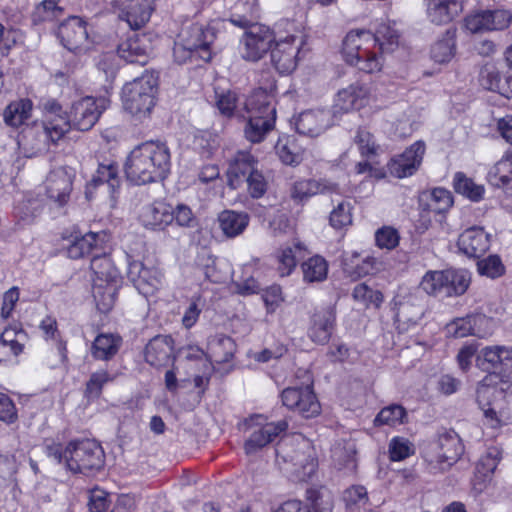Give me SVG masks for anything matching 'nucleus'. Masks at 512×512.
I'll return each instance as SVG.
<instances>
[{"label": "nucleus", "mask_w": 512, "mask_h": 512, "mask_svg": "<svg viewBox=\"0 0 512 512\" xmlns=\"http://www.w3.org/2000/svg\"><path fill=\"white\" fill-rule=\"evenodd\" d=\"M399 44V34L389 24L381 23L375 33L357 29L347 33L343 40L342 54L345 61L365 73L379 72L382 68V57L374 48L382 53L393 52Z\"/></svg>", "instance_id": "nucleus-1"}, {"label": "nucleus", "mask_w": 512, "mask_h": 512, "mask_svg": "<svg viewBox=\"0 0 512 512\" xmlns=\"http://www.w3.org/2000/svg\"><path fill=\"white\" fill-rule=\"evenodd\" d=\"M172 167L171 151L167 142L155 139L135 146L127 155L124 172L135 185L164 181Z\"/></svg>", "instance_id": "nucleus-2"}, {"label": "nucleus", "mask_w": 512, "mask_h": 512, "mask_svg": "<svg viewBox=\"0 0 512 512\" xmlns=\"http://www.w3.org/2000/svg\"><path fill=\"white\" fill-rule=\"evenodd\" d=\"M43 451L49 459L73 474L90 475L100 471L105 464L102 446L91 439L72 440L66 445L45 440Z\"/></svg>", "instance_id": "nucleus-3"}, {"label": "nucleus", "mask_w": 512, "mask_h": 512, "mask_svg": "<svg viewBox=\"0 0 512 512\" xmlns=\"http://www.w3.org/2000/svg\"><path fill=\"white\" fill-rule=\"evenodd\" d=\"M245 117L248 119L245 136L252 143L261 142L274 128L276 109L274 97L266 90L253 91L244 101Z\"/></svg>", "instance_id": "nucleus-4"}, {"label": "nucleus", "mask_w": 512, "mask_h": 512, "mask_svg": "<svg viewBox=\"0 0 512 512\" xmlns=\"http://www.w3.org/2000/svg\"><path fill=\"white\" fill-rule=\"evenodd\" d=\"M157 91V78L152 73H143L123 86L124 110L138 121L148 118L156 104Z\"/></svg>", "instance_id": "nucleus-5"}, {"label": "nucleus", "mask_w": 512, "mask_h": 512, "mask_svg": "<svg viewBox=\"0 0 512 512\" xmlns=\"http://www.w3.org/2000/svg\"><path fill=\"white\" fill-rule=\"evenodd\" d=\"M463 452L464 446L458 434L446 431L423 448L422 457L429 473L438 474L450 469Z\"/></svg>", "instance_id": "nucleus-6"}, {"label": "nucleus", "mask_w": 512, "mask_h": 512, "mask_svg": "<svg viewBox=\"0 0 512 512\" xmlns=\"http://www.w3.org/2000/svg\"><path fill=\"white\" fill-rule=\"evenodd\" d=\"M278 459L291 463V472L298 481H307L316 472L318 460L310 441L299 436L290 442L283 441L276 449Z\"/></svg>", "instance_id": "nucleus-7"}, {"label": "nucleus", "mask_w": 512, "mask_h": 512, "mask_svg": "<svg viewBox=\"0 0 512 512\" xmlns=\"http://www.w3.org/2000/svg\"><path fill=\"white\" fill-rule=\"evenodd\" d=\"M109 105L110 99L105 96L99 98L87 96L75 101L68 116L70 128L74 127L80 131L90 130Z\"/></svg>", "instance_id": "nucleus-8"}, {"label": "nucleus", "mask_w": 512, "mask_h": 512, "mask_svg": "<svg viewBox=\"0 0 512 512\" xmlns=\"http://www.w3.org/2000/svg\"><path fill=\"white\" fill-rule=\"evenodd\" d=\"M244 425L250 430V435L244 444L246 454L256 453L288 428V423L285 420L264 423V419L260 415L246 420Z\"/></svg>", "instance_id": "nucleus-9"}, {"label": "nucleus", "mask_w": 512, "mask_h": 512, "mask_svg": "<svg viewBox=\"0 0 512 512\" xmlns=\"http://www.w3.org/2000/svg\"><path fill=\"white\" fill-rule=\"evenodd\" d=\"M220 22H211L208 25L195 23L182 30L179 38L186 45L192 47L197 54V58L205 62L212 58V44L216 39Z\"/></svg>", "instance_id": "nucleus-10"}, {"label": "nucleus", "mask_w": 512, "mask_h": 512, "mask_svg": "<svg viewBox=\"0 0 512 512\" xmlns=\"http://www.w3.org/2000/svg\"><path fill=\"white\" fill-rule=\"evenodd\" d=\"M274 41V34L268 27L252 24L241 38V55L247 61H258L272 49Z\"/></svg>", "instance_id": "nucleus-11"}, {"label": "nucleus", "mask_w": 512, "mask_h": 512, "mask_svg": "<svg viewBox=\"0 0 512 512\" xmlns=\"http://www.w3.org/2000/svg\"><path fill=\"white\" fill-rule=\"evenodd\" d=\"M44 120L40 136L47 143H57L69 130L70 121L62 106L55 99L43 103Z\"/></svg>", "instance_id": "nucleus-12"}, {"label": "nucleus", "mask_w": 512, "mask_h": 512, "mask_svg": "<svg viewBox=\"0 0 512 512\" xmlns=\"http://www.w3.org/2000/svg\"><path fill=\"white\" fill-rule=\"evenodd\" d=\"M281 400L285 407L298 412L305 418H311L320 413V403L311 384L285 388L281 393Z\"/></svg>", "instance_id": "nucleus-13"}, {"label": "nucleus", "mask_w": 512, "mask_h": 512, "mask_svg": "<svg viewBox=\"0 0 512 512\" xmlns=\"http://www.w3.org/2000/svg\"><path fill=\"white\" fill-rule=\"evenodd\" d=\"M426 151V145L419 140L407 147L401 154L395 155L387 164L388 172L398 179L411 177L420 168Z\"/></svg>", "instance_id": "nucleus-14"}, {"label": "nucleus", "mask_w": 512, "mask_h": 512, "mask_svg": "<svg viewBox=\"0 0 512 512\" xmlns=\"http://www.w3.org/2000/svg\"><path fill=\"white\" fill-rule=\"evenodd\" d=\"M127 277L144 296L154 294L162 285V275L155 267H146L141 261H128Z\"/></svg>", "instance_id": "nucleus-15"}, {"label": "nucleus", "mask_w": 512, "mask_h": 512, "mask_svg": "<svg viewBox=\"0 0 512 512\" xmlns=\"http://www.w3.org/2000/svg\"><path fill=\"white\" fill-rule=\"evenodd\" d=\"M372 96L369 84L356 81L338 91L334 108L336 111L350 112L367 106Z\"/></svg>", "instance_id": "nucleus-16"}, {"label": "nucleus", "mask_w": 512, "mask_h": 512, "mask_svg": "<svg viewBox=\"0 0 512 512\" xmlns=\"http://www.w3.org/2000/svg\"><path fill=\"white\" fill-rule=\"evenodd\" d=\"M58 37L63 46L72 52H79L88 46L86 22L77 16L69 17L58 28Z\"/></svg>", "instance_id": "nucleus-17"}, {"label": "nucleus", "mask_w": 512, "mask_h": 512, "mask_svg": "<svg viewBox=\"0 0 512 512\" xmlns=\"http://www.w3.org/2000/svg\"><path fill=\"white\" fill-rule=\"evenodd\" d=\"M295 41V36H289L277 41L271 49V62L281 74L291 73L297 66L300 43L296 44Z\"/></svg>", "instance_id": "nucleus-18"}, {"label": "nucleus", "mask_w": 512, "mask_h": 512, "mask_svg": "<svg viewBox=\"0 0 512 512\" xmlns=\"http://www.w3.org/2000/svg\"><path fill=\"white\" fill-rule=\"evenodd\" d=\"M339 187L336 183L327 179H299L295 181L289 190L290 197L297 203L307 201L318 194L338 193Z\"/></svg>", "instance_id": "nucleus-19"}, {"label": "nucleus", "mask_w": 512, "mask_h": 512, "mask_svg": "<svg viewBox=\"0 0 512 512\" xmlns=\"http://www.w3.org/2000/svg\"><path fill=\"white\" fill-rule=\"evenodd\" d=\"M139 220L145 228L162 230L174 221V211L171 205L154 201L141 208Z\"/></svg>", "instance_id": "nucleus-20"}, {"label": "nucleus", "mask_w": 512, "mask_h": 512, "mask_svg": "<svg viewBox=\"0 0 512 512\" xmlns=\"http://www.w3.org/2000/svg\"><path fill=\"white\" fill-rule=\"evenodd\" d=\"M156 0H127L119 14V18L127 22L133 30L143 28L155 10Z\"/></svg>", "instance_id": "nucleus-21"}, {"label": "nucleus", "mask_w": 512, "mask_h": 512, "mask_svg": "<svg viewBox=\"0 0 512 512\" xmlns=\"http://www.w3.org/2000/svg\"><path fill=\"white\" fill-rule=\"evenodd\" d=\"M294 124L299 134L316 137L332 125V116L329 110H307L299 114Z\"/></svg>", "instance_id": "nucleus-22"}, {"label": "nucleus", "mask_w": 512, "mask_h": 512, "mask_svg": "<svg viewBox=\"0 0 512 512\" xmlns=\"http://www.w3.org/2000/svg\"><path fill=\"white\" fill-rule=\"evenodd\" d=\"M463 8V0H426L427 18L435 25L452 22L462 13Z\"/></svg>", "instance_id": "nucleus-23"}, {"label": "nucleus", "mask_w": 512, "mask_h": 512, "mask_svg": "<svg viewBox=\"0 0 512 512\" xmlns=\"http://www.w3.org/2000/svg\"><path fill=\"white\" fill-rule=\"evenodd\" d=\"M458 247L468 257L479 258L490 247V235L482 227H470L460 234Z\"/></svg>", "instance_id": "nucleus-24"}, {"label": "nucleus", "mask_w": 512, "mask_h": 512, "mask_svg": "<svg viewBox=\"0 0 512 512\" xmlns=\"http://www.w3.org/2000/svg\"><path fill=\"white\" fill-rule=\"evenodd\" d=\"M173 339L168 335H157L152 338L145 348V360L151 366L163 367L168 365L173 355Z\"/></svg>", "instance_id": "nucleus-25"}, {"label": "nucleus", "mask_w": 512, "mask_h": 512, "mask_svg": "<svg viewBox=\"0 0 512 512\" xmlns=\"http://www.w3.org/2000/svg\"><path fill=\"white\" fill-rule=\"evenodd\" d=\"M72 190L71 175L63 168L51 171L46 179V192L59 205L67 203Z\"/></svg>", "instance_id": "nucleus-26"}, {"label": "nucleus", "mask_w": 512, "mask_h": 512, "mask_svg": "<svg viewBox=\"0 0 512 512\" xmlns=\"http://www.w3.org/2000/svg\"><path fill=\"white\" fill-rule=\"evenodd\" d=\"M258 169V161L247 151H239L228 170L229 185L236 189L244 180Z\"/></svg>", "instance_id": "nucleus-27"}, {"label": "nucleus", "mask_w": 512, "mask_h": 512, "mask_svg": "<svg viewBox=\"0 0 512 512\" xmlns=\"http://www.w3.org/2000/svg\"><path fill=\"white\" fill-rule=\"evenodd\" d=\"M106 241L104 232H89L75 240L67 248V255L71 259H79L86 255H95L103 250Z\"/></svg>", "instance_id": "nucleus-28"}, {"label": "nucleus", "mask_w": 512, "mask_h": 512, "mask_svg": "<svg viewBox=\"0 0 512 512\" xmlns=\"http://www.w3.org/2000/svg\"><path fill=\"white\" fill-rule=\"evenodd\" d=\"M335 312L332 308H325L315 312L312 324L308 331L309 338L317 344H326L334 328Z\"/></svg>", "instance_id": "nucleus-29"}, {"label": "nucleus", "mask_w": 512, "mask_h": 512, "mask_svg": "<svg viewBox=\"0 0 512 512\" xmlns=\"http://www.w3.org/2000/svg\"><path fill=\"white\" fill-rule=\"evenodd\" d=\"M500 459L501 455L497 448H489L485 455L479 459L473 481L475 490L481 492L485 488L486 483L491 480Z\"/></svg>", "instance_id": "nucleus-30"}, {"label": "nucleus", "mask_w": 512, "mask_h": 512, "mask_svg": "<svg viewBox=\"0 0 512 512\" xmlns=\"http://www.w3.org/2000/svg\"><path fill=\"white\" fill-rule=\"evenodd\" d=\"M145 38L138 36L129 38L118 46V55L128 63L145 65L148 62V45Z\"/></svg>", "instance_id": "nucleus-31"}, {"label": "nucleus", "mask_w": 512, "mask_h": 512, "mask_svg": "<svg viewBox=\"0 0 512 512\" xmlns=\"http://www.w3.org/2000/svg\"><path fill=\"white\" fill-rule=\"evenodd\" d=\"M236 350L234 340L225 335L212 336L207 345L209 358L216 363H225L232 359Z\"/></svg>", "instance_id": "nucleus-32"}, {"label": "nucleus", "mask_w": 512, "mask_h": 512, "mask_svg": "<svg viewBox=\"0 0 512 512\" xmlns=\"http://www.w3.org/2000/svg\"><path fill=\"white\" fill-rule=\"evenodd\" d=\"M219 227L229 238L240 235L249 224V216L243 212L224 210L218 215Z\"/></svg>", "instance_id": "nucleus-33"}, {"label": "nucleus", "mask_w": 512, "mask_h": 512, "mask_svg": "<svg viewBox=\"0 0 512 512\" xmlns=\"http://www.w3.org/2000/svg\"><path fill=\"white\" fill-rule=\"evenodd\" d=\"M444 282V297L461 296L470 285L471 275L464 269H446Z\"/></svg>", "instance_id": "nucleus-34"}, {"label": "nucleus", "mask_w": 512, "mask_h": 512, "mask_svg": "<svg viewBox=\"0 0 512 512\" xmlns=\"http://www.w3.org/2000/svg\"><path fill=\"white\" fill-rule=\"evenodd\" d=\"M121 343L122 340L119 336H115L113 334H100L93 342L91 348L92 356L98 360H110L117 354Z\"/></svg>", "instance_id": "nucleus-35"}, {"label": "nucleus", "mask_w": 512, "mask_h": 512, "mask_svg": "<svg viewBox=\"0 0 512 512\" xmlns=\"http://www.w3.org/2000/svg\"><path fill=\"white\" fill-rule=\"evenodd\" d=\"M490 320L482 314L469 315L465 318L457 319L452 327L456 338H464L469 335L484 337L486 333L479 329V326L487 325Z\"/></svg>", "instance_id": "nucleus-36"}, {"label": "nucleus", "mask_w": 512, "mask_h": 512, "mask_svg": "<svg viewBox=\"0 0 512 512\" xmlns=\"http://www.w3.org/2000/svg\"><path fill=\"white\" fill-rule=\"evenodd\" d=\"M456 29L449 28L431 48V57L435 62H449L455 55Z\"/></svg>", "instance_id": "nucleus-37"}, {"label": "nucleus", "mask_w": 512, "mask_h": 512, "mask_svg": "<svg viewBox=\"0 0 512 512\" xmlns=\"http://www.w3.org/2000/svg\"><path fill=\"white\" fill-rule=\"evenodd\" d=\"M90 268L98 280L106 283L115 281L119 276L117 268L106 254L104 247L102 251L92 256Z\"/></svg>", "instance_id": "nucleus-38"}, {"label": "nucleus", "mask_w": 512, "mask_h": 512, "mask_svg": "<svg viewBox=\"0 0 512 512\" xmlns=\"http://www.w3.org/2000/svg\"><path fill=\"white\" fill-rule=\"evenodd\" d=\"M33 104L29 99H20L10 103L4 111V121L7 125L18 127L31 117Z\"/></svg>", "instance_id": "nucleus-39"}, {"label": "nucleus", "mask_w": 512, "mask_h": 512, "mask_svg": "<svg viewBox=\"0 0 512 512\" xmlns=\"http://www.w3.org/2000/svg\"><path fill=\"white\" fill-rule=\"evenodd\" d=\"M488 180L498 188L512 189V161L507 153L489 170Z\"/></svg>", "instance_id": "nucleus-40"}, {"label": "nucleus", "mask_w": 512, "mask_h": 512, "mask_svg": "<svg viewBox=\"0 0 512 512\" xmlns=\"http://www.w3.org/2000/svg\"><path fill=\"white\" fill-rule=\"evenodd\" d=\"M453 187L455 192L465 196L466 198L474 202H479L484 197V186L475 183L471 178H468L463 172L455 173L453 177Z\"/></svg>", "instance_id": "nucleus-41"}, {"label": "nucleus", "mask_w": 512, "mask_h": 512, "mask_svg": "<svg viewBox=\"0 0 512 512\" xmlns=\"http://www.w3.org/2000/svg\"><path fill=\"white\" fill-rule=\"evenodd\" d=\"M93 186L107 184L109 191L114 193L120 186L118 167L113 163L99 164L96 173L91 180Z\"/></svg>", "instance_id": "nucleus-42"}, {"label": "nucleus", "mask_w": 512, "mask_h": 512, "mask_svg": "<svg viewBox=\"0 0 512 512\" xmlns=\"http://www.w3.org/2000/svg\"><path fill=\"white\" fill-rule=\"evenodd\" d=\"M303 277L306 282H321L326 279L328 264L321 256H313L302 264Z\"/></svg>", "instance_id": "nucleus-43"}, {"label": "nucleus", "mask_w": 512, "mask_h": 512, "mask_svg": "<svg viewBox=\"0 0 512 512\" xmlns=\"http://www.w3.org/2000/svg\"><path fill=\"white\" fill-rule=\"evenodd\" d=\"M307 499L310 503L309 512H332L334 506L333 494L325 488L309 489Z\"/></svg>", "instance_id": "nucleus-44"}, {"label": "nucleus", "mask_w": 512, "mask_h": 512, "mask_svg": "<svg viewBox=\"0 0 512 512\" xmlns=\"http://www.w3.org/2000/svg\"><path fill=\"white\" fill-rule=\"evenodd\" d=\"M216 106L225 116L230 117L236 114L239 117H245L244 102L240 103L237 94L233 91L217 94Z\"/></svg>", "instance_id": "nucleus-45"}, {"label": "nucleus", "mask_w": 512, "mask_h": 512, "mask_svg": "<svg viewBox=\"0 0 512 512\" xmlns=\"http://www.w3.org/2000/svg\"><path fill=\"white\" fill-rule=\"evenodd\" d=\"M43 210V203L38 198L26 196L14 207V214L19 220L31 223Z\"/></svg>", "instance_id": "nucleus-46"}, {"label": "nucleus", "mask_w": 512, "mask_h": 512, "mask_svg": "<svg viewBox=\"0 0 512 512\" xmlns=\"http://www.w3.org/2000/svg\"><path fill=\"white\" fill-rule=\"evenodd\" d=\"M59 0H43L39 3L33 13L32 21L39 24L45 21H53L63 15V9L58 5Z\"/></svg>", "instance_id": "nucleus-47"}, {"label": "nucleus", "mask_w": 512, "mask_h": 512, "mask_svg": "<svg viewBox=\"0 0 512 512\" xmlns=\"http://www.w3.org/2000/svg\"><path fill=\"white\" fill-rule=\"evenodd\" d=\"M407 413L403 406L392 404L381 409L376 416L374 423L377 426H397L406 422Z\"/></svg>", "instance_id": "nucleus-48"}, {"label": "nucleus", "mask_w": 512, "mask_h": 512, "mask_svg": "<svg viewBox=\"0 0 512 512\" xmlns=\"http://www.w3.org/2000/svg\"><path fill=\"white\" fill-rule=\"evenodd\" d=\"M445 270L427 271L420 282V288L428 295L444 296Z\"/></svg>", "instance_id": "nucleus-49"}, {"label": "nucleus", "mask_w": 512, "mask_h": 512, "mask_svg": "<svg viewBox=\"0 0 512 512\" xmlns=\"http://www.w3.org/2000/svg\"><path fill=\"white\" fill-rule=\"evenodd\" d=\"M503 346H487L476 356V366L483 371L498 369L501 364Z\"/></svg>", "instance_id": "nucleus-50"}, {"label": "nucleus", "mask_w": 512, "mask_h": 512, "mask_svg": "<svg viewBox=\"0 0 512 512\" xmlns=\"http://www.w3.org/2000/svg\"><path fill=\"white\" fill-rule=\"evenodd\" d=\"M453 204L451 193L444 188H435L428 196V201L425 204L427 210L436 214L446 212Z\"/></svg>", "instance_id": "nucleus-51"}, {"label": "nucleus", "mask_w": 512, "mask_h": 512, "mask_svg": "<svg viewBox=\"0 0 512 512\" xmlns=\"http://www.w3.org/2000/svg\"><path fill=\"white\" fill-rule=\"evenodd\" d=\"M114 376L107 370L101 369L93 372L86 383L85 396L88 399H97L102 393L104 385L114 380Z\"/></svg>", "instance_id": "nucleus-52"}, {"label": "nucleus", "mask_w": 512, "mask_h": 512, "mask_svg": "<svg viewBox=\"0 0 512 512\" xmlns=\"http://www.w3.org/2000/svg\"><path fill=\"white\" fill-rule=\"evenodd\" d=\"M479 83L486 90L497 91L502 94L501 75L494 64L487 63L481 68Z\"/></svg>", "instance_id": "nucleus-53"}, {"label": "nucleus", "mask_w": 512, "mask_h": 512, "mask_svg": "<svg viewBox=\"0 0 512 512\" xmlns=\"http://www.w3.org/2000/svg\"><path fill=\"white\" fill-rule=\"evenodd\" d=\"M354 142L363 157L376 156L379 145L376 144L374 136L366 129L359 128L354 136Z\"/></svg>", "instance_id": "nucleus-54"}, {"label": "nucleus", "mask_w": 512, "mask_h": 512, "mask_svg": "<svg viewBox=\"0 0 512 512\" xmlns=\"http://www.w3.org/2000/svg\"><path fill=\"white\" fill-rule=\"evenodd\" d=\"M415 453L414 445L404 437H394L389 443V455L392 461H402Z\"/></svg>", "instance_id": "nucleus-55"}, {"label": "nucleus", "mask_w": 512, "mask_h": 512, "mask_svg": "<svg viewBox=\"0 0 512 512\" xmlns=\"http://www.w3.org/2000/svg\"><path fill=\"white\" fill-rule=\"evenodd\" d=\"M353 298L369 307H379L383 301V295L378 290H373L364 283L357 284L353 289Z\"/></svg>", "instance_id": "nucleus-56"}, {"label": "nucleus", "mask_w": 512, "mask_h": 512, "mask_svg": "<svg viewBox=\"0 0 512 512\" xmlns=\"http://www.w3.org/2000/svg\"><path fill=\"white\" fill-rule=\"evenodd\" d=\"M330 225L335 229L344 228L352 223L351 205L347 201L340 202L330 213Z\"/></svg>", "instance_id": "nucleus-57"}, {"label": "nucleus", "mask_w": 512, "mask_h": 512, "mask_svg": "<svg viewBox=\"0 0 512 512\" xmlns=\"http://www.w3.org/2000/svg\"><path fill=\"white\" fill-rule=\"evenodd\" d=\"M477 269L481 275L492 279L500 277L505 271L504 265L497 255H490L478 261Z\"/></svg>", "instance_id": "nucleus-58"}, {"label": "nucleus", "mask_w": 512, "mask_h": 512, "mask_svg": "<svg viewBox=\"0 0 512 512\" xmlns=\"http://www.w3.org/2000/svg\"><path fill=\"white\" fill-rule=\"evenodd\" d=\"M489 31L504 30L509 27L512 21V14L509 10L495 9L485 10Z\"/></svg>", "instance_id": "nucleus-59"}, {"label": "nucleus", "mask_w": 512, "mask_h": 512, "mask_svg": "<svg viewBox=\"0 0 512 512\" xmlns=\"http://www.w3.org/2000/svg\"><path fill=\"white\" fill-rule=\"evenodd\" d=\"M343 500L350 509L364 507L368 502L367 491L363 486H352L345 490Z\"/></svg>", "instance_id": "nucleus-60"}, {"label": "nucleus", "mask_w": 512, "mask_h": 512, "mask_svg": "<svg viewBox=\"0 0 512 512\" xmlns=\"http://www.w3.org/2000/svg\"><path fill=\"white\" fill-rule=\"evenodd\" d=\"M300 249L301 247L298 244L294 245L293 247L289 246L282 249L278 257V270L281 276L289 275L296 267V252L299 251Z\"/></svg>", "instance_id": "nucleus-61"}, {"label": "nucleus", "mask_w": 512, "mask_h": 512, "mask_svg": "<svg viewBox=\"0 0 512 512\" xmlns=\"http://www.w3.org/2000/svg\"><path fill=\"white\" fill-rule=\"evenodd\" d=\"M244 182L247 183L248 192L253 198H260L267 191V181L259 169L249 175V177H247Z\"/></svg>", "instance_id": "nucleus-62"}, {"label": "nucleus", "mask_w": 512, "mask_h": 512, "mask_svg": "<svg viewBox=\"0 0 512 512\" xmlns=\"http://www.w3.org/2000/svg\"><path fill=\"white\" fill-rule=\"evenodd\" d=\"M399 234L392 227H383L375 233V241L379 248L394 249L399 244Z\"/></svg>", "instance_id": "nucleus-63"}, {"label": "nucleus", "mask_w": 512, "mask_h": 512, "mask_svg": "<svg viewBox=\"0 0 512 512\" xmlns=\"http://www.w3.org/2000/svg\"><path fill=\"white\" fill-rule=\"evenodd\" d=\"M109 494L99 488H95L89 493L88 508L90 512H106L110 506Z\"/></svg>", "instance_id": "nucleus-64"}]
</instances>
